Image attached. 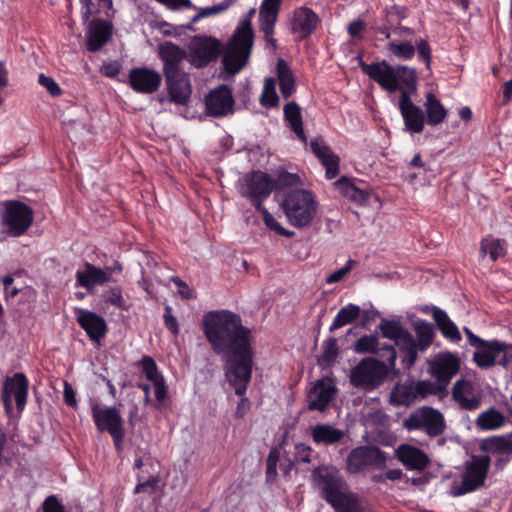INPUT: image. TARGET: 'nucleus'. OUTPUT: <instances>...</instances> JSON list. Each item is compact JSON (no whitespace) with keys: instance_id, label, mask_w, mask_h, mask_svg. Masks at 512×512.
Here are the masks:
<instances>
[{"instance_id":"680f3d73","label":"nucleus","mask_w":512,"mask_h":512,"mask_svg":"<svg viewBox=\"0 0 512 512\" xmlns=\"http://www.w3.org/2000/svg\"><path fill=\"white\" fill-rule=\"evenodd\" d=\"M38 83L41 86L45 87L49 94L53 97H57L62 94V89L60 88L58 83H56V81L53 78L46 76L43 73L39 75Z\"/></svg>"},{"instance_id":"ddd939ff","label":"nucleus","mask_w":512,"mask_h":512,"mask_svg":"<svg viewBox=\"0 0 512 512\" xmlns=\"http://www.w3.org/2000/svg\"><path fill=\"white\" fill-rule=\"evenodd\" d=\"M386 453L377 446L362 445L350 451L346 459V469L350 474H358L365 468H384Z\"/></svg>"},{"instance_id":"5701e85b","label":"nucleus","mask_w":512,"mask_h":512,"mask_svg":"<svg viewBox=\"0 0 512 512\" xmlns=\"http://www.w3.org/2000/svg\"><path fill=\"white\" fill-rule=\"evenodd\" d=\"M282 0H263L259 8V26L265 41L276 48V39L273 37L275 24L281 9Z\"/></svg>"},{"instance_id":"13d9d810","label":"nucleus","mask_w":512,"mask_h":512,"mask_svg":"<svg viewBox=\"0 0 512 512\" xmlns=\"http://www.w3.org/2000/svg\"><path fill=\"white\" fill-rule=\"evenodd\" d=\"M417 53L419 60L423 61L427 69H430L432 61V50L427 40L421 39L416 44Z\"/></svg>"},{"instance_id":"2eb2a0df","label":"nucleus","mask_w":512,"mask_h":512,"mask_svg":"<svg viewBox=\"0 0 512 512\" xmlns=\"http://www.w3.org/2000/svg\"><path fill=\"white\" fill-rule=\"evenodd\" d=\"M223 52V43L212 36H196L190 46L189 62L195 68H204L216 61Z\"/></svg>"},{"instance_id":"3c124183","label":"nucleus","mask_w":512,"mask_h":512,"mask_svg":"<svg viewBox=\"0 0 512 512\" xmlns=\"http://www.w3.org/2000/svg\"><path fill=\"white\" fill-rule=\"evenodd\" d=\"M379 345L380 343L376 335H364L356 341L354 351L358 354H375L378 353Z\"/></svg>"},{"instance_id":"4c0bfd02","label":"nucleus","mask_w":512,"mask_h":512,"mask_svg":"<svg viewBox=\"0 0 512 512\" xmlns=\"http://www.w3.org/2000/svg\"><path fill=\"white\" fill-rule=\"evenodd\" d=\"M276 71L281 95L284 99H288L296 90L294 75L287 62L281 58L277 61Z\"/></svg>"},{"instance_id":"f704fd0d","label":"nucleus","mask_w":512,"mask_h":512,"mask_svg":"<svg viewBox=\"0 0 512 512\" xmlns=\"http://www.w3.org/2000/svg\"><path fill=\"white\" fill-rule=\"evenodd\" d=\"M334 186L344 197L357 204H366L370 198L368 191L357 187L346 176H342L336 180Z\"/></svg>"},{"instance_id":"9b49d317","label":"nucleus","mask_w":512,"mask_h":512,"mask_svg":"<svg viewBox=\"0 0 512 512\" xmlns=\"http://www.w3.org/2000/svg\"><path fill=\"white\" fill-rule=\"evenodd\" d=\"M490 466L491 458L489 455H472L470 460L465 463L461 485L454 495H464L483 487Z\"/></svg>"},{"instance_id":"b1692460","label":"nucleus","mask_w":512,"mask_h":512,"mask_svg":"<svg viewBox=\"0 0 512 512\" xmlns=\"http://www.w3.org/2000/svg\"><path fill=\"white\" fill-rule=\"evenodd\" d=\"M75 314L78 324L86 332L89 339L95 343H100L108 331L105 319L97 313L83 308L77 309Z\"/></svg>"},{"instance_id":"aec40b11","label":"nucleus","mask_w":512,"mask_h":512,"mask_svg":"<svg viewBox=\"0 0 512 512\" xmlns=\"http://www.w3.org/2000/svg\"><path fill=\"white\" fill-rule=\"evenodd\" d=\"M207 114L214 117L226 116L233 112L232 90L225 84L210 91L205 97Z\"/></svg>"},{"instance_id":"f03ea898","label":"nucleus","mask_w":512,"mask_h":512,"mask_svg":"<svg viewBox=\"0 0 512 512\" xmlns=\"http://www.w3.org/2000/svg\"><path fill=\"white\" fill-rule=\"evenodd\" d=\"M319 496L336 512H363L357 493L351 491L340 471L332 465H320L311 474Z\"/></svg>"},{"instance_id":"58836bf2","label":"nucleus","mask_w":512,"mask_h":512,"mask_svg":"<svg viewBox=\"0 0 512 512\" xmlns=\"http://www.w3.org/2000/svg\"><path fill=\"white\" fill-rule=\"evenodd\" d=\"M396 346L399 348L403 367L411 369L418 358V351H420L412 334L410 333L405 339L397 342Z\"/></svg>"},{"instance_id":"a19ab883","label":"nucleus","mask_w":512,"mask_h":512,"mask_svg":"<svg viewBox=\"0 0 512 512\" xmlns=\"http://www.w3.org/2000/svg\"><path fill=\"white\" fill-rule=\"evenodd\" d=\"M360 314L361 308L356 304L349 303L338 311L330 326V331H335L345 325L355 322L359 318Z\"/></svg>"},{"instance_id":"a18cd8bd","label":"nucleus","mask_w":512,"mask_h":512,"mask_svg":"<svg viewBox=\"0 0 512 512\" xmlns=\"http://www.w3.org/2000/svg\"><path fill=\"white\" fill-rule=\"evenodd\" d=\"M260 104L265 108H274L279 104V97L276 93V82L272 77H268L264 81Z\"/></svg>"},{"instance_id":"a211bd4d","label":"nucleus","mask_w":512,"mask_h":512,"mask_svg":"<svg viewBox=\"0 0 512 512\" xmlns=\"http://www.w3.org/2000/svg\"><path fill=\"white\" fill-rule=\"evenodd\" d=\"M128 82L131 89L140 94H153L162 84V75L149 67H135L129 71Z\"/></svg>"},{"instance_id":"e433bc0d","label":"nucleus","mask_w":512,"mask_h":512,"mask_svg":"<svg viewBox=\"0 0 512 512\" xmlns=\"http://www.w3.org/2000/svg\"><path fill=\"white\" fill-rule=\"evenodd\" d=\"M506 423L505 415L495 407H490L481 412L476 420L475 425L482 431L498 430Z\"/></svg>"},{"instance_id":"69168bd1","label":"nucleus","mask_w":512,"mask_h":512,"mask_svg":"<svg viewBox=\"0 0 512 512\" xmlns=\"http://www.w3.org/2000/svg\"><path fill=\"white\" fill-rule=\"evenodd\" d=\"M43 512H66L63 504L55 495L48 496L43 503Z\"/></svg>"},{"instance_id":"7c9ffc66","label":"nucleus","mask_w":512,"mask_h":512,"mask_svg":"<svg viewBox=\"0 0 512 512\" xmlns=\"http://www.w3.org/2000/svg\"><path fill=\"white\" fill-rule=\"evenodd\" d=\"M422 312L425 314H431L437 328L440 330L444 338L454 343H458L462 339L457 325L450 319L444 310L431 305L422 308Z\"/></svg>"},{"instance_id":"cd10ccee","label":"nucleus","mask_w":512,"mask_h":512,"mask_svg":"<svg viewBox=\"0 0 512 512\" xmlns=\"http://www.w3.org/2000/svg\"><path fill=\"white\" fill-rule=\"evenodd\" d=\"M398 460L409 470L423 471L430 465V459L422 449L402 444L396 450Z\"/></svg>"},{"instance_id":"9d476101","label":"nucleus","mask_w":512,"mask_h":512,"mask_svg":"<svg viewBox=\"0 0 512 512\" xmlns=\"http://www.w3.org/2000/svg\"><path fill=\"white\" fill-rule=\"evenodd\" d=\"M275 190L274 179L266 172L257 170L243 177L240 195L249 200L255 209H260L263 202Z\"/></svg>"},{"instance_id":"338daca9","label":"nucleus","mask_w":512,"mask_h":512,"mask_svg":"<svg viewBox=\"0 0 512 512\" xmlns=\"http://www.w3.org/2000/svg\"><path fill=\"white\" fill-rule=\"evenodd\" d=\"M171 280L178 287V293L182 298L187 300L195 298L193 289H191L182 279L174 276Z\"/></svg>"},{"instance_id":"0eeeda50","label":"nucleus","mask_w":512,"mask_h":512,"mask_svg":"<svg viewBox=\"0 0 512 512\" xmlns=\"http://www.w3.org/2000/svg\"><path fill=\"white\" fill-rule=\"evenodd\" d=\"M1 213V224L13 237L24 235L33 223V209L19 200H8Z\"/></svg>"},{"instance_id":"37998d69","label":"nucleus","mask_w":512,"mask_h":512,"mask_svg":"<svg viewBox=\"0 0 512 512\" xmlns=\"http://www.w3.org/2000/svg\"><path fill=\"white\" fill-rule=\"evenodd\" d=\"M413 378L406 379L403 383L397 384L392 391V399L399 405H409L415 402Z\"/></svg>"},{"instance_id":"c756f323","label":"nucleus","mask_w":512,"mask_h":512,"mask_svg":"<svg viewBox=\"0 0 512 512\" xmlns=\"http://www.w3.org/2000/svg\"><path fill=\"white\" fill-rule=\"evenodd\" d=\"M75 278L76 286L83 287L88 292H91L96 286H102L110 282L109 272L89 262L84 264V270L76 272Z\"/></svg>"},{"instance_id":"603ef678","label":"nucleus","mask_w":512,"mask_h":512,"mask_svg":"<svg viewBox=\"0 0 512 512\" xmlns=\"http://www.w3.org/2000/svg\"><path fill=\"white\" fill-rule=\"evenodd\" d=\"M138 366L141 367L142 372L145 374V377L150 382H155L158 379L163 378L162 375L158 373V368L155 360L150 356H143V358L138 361Z\"/></svg>"},{"instance_id":"c03bdc74","label":"nucleus","mask_w":512,"mask_h":512,"mask_svg":"<svg viewBox=\"0 0 512 512\" xmlns=\"http://www.w3.org/2000/svg\"><path fill=\"white\" fill-rule=\"evenodd\" d=\"M416 332V345L421 352H425L431 345L434 339V331L432 325L427 322H420L415 325Z\"/></svg>"},{"instance_id":"052dcab7","label":"nucleus","mask_w":512,"mask_h":512,"mask_svg":"<svg viewBox=\"0 0 512 512\" xmlns=\"http://www.w3.org/2000/svg\"><path fill=\"white\" fill-rule=\"evenodd\" d=\"M355 264L356 262L354 260L349 259L344 267L334 271L327 277L326 283L335 284L340 282L353 269Z\"/></svg>"},{"instance_id":"39448f33","label":"nucleus","mask_w":512,"mask_h":512,"mask_svg":"<svg viewBox=\"0 0 512 512\" xmlns=\"http://www.w3.org/2000/svg\"><path fill=\"white\" fill-rule=\"evenodd\" d=\"M281 207L289 223L296 228L310 225L317 213V202L314 195L305 189H295L284 193Z\"/></svg>"},{"instance_id":"f257e3e1","label":"nucleus","mask_w":512,"mask_h":512,"mask_svg":"<svg viewBox=\"0 0 512 512\" xmlns=\"http://www.w3.org/2000/svg\"><path fill=\"white\" fill-rule=\"evenodd\" d=\"M202 330L212 351L221 358L227 382L241 399L235 415L242 418L250 409L244 397L252 378L254 364L253 336L239 314L227 309L212 310L203 316Z\"/></svg>"},{"instance_id":"e2e57ef3","label":"nucleus","mask_w":512,"mask_h":512,"mask_svg":"<svg viewBox=\"0 0 512 512\" xmlns=\"http://www.w3.org/2000/svg\"><path fill=\"white\" fill-rule=\"evenodd\" d=\"M381 358H384L389 363V366L393 368L397 359V352L395 348L390 344H385L383 346H378V353H375Z\"/></svg>"},{"instance_id":"f8f14e48","label":"nucleus","mask_w":512,"mask_h":512,"mask_svg":"<svg viewBox=\"0 0 512 512\" xmlns=\"http://www.w3.org/2000/svg\"><path fill=\"white\" fill-rule=\"evenodd\" d=\"M404 426L412 430H422L430 437L441 435L446 428L443 414L430 406H423L412 413L404 423Z\"/></svg>"},{"instance_id":"4468645a","label":"nucleus","mask_w":512,"mask_h":512,"mask_svg":"<svg viewBox=\"0 0 512 512\" xmlns=\"http://www.w3.org/2000/svg\"><path fill=\"white\" fill-rule=\"evenodd\" d=\"M28 388L29 382L23 373H15L4 380L1 398L7 415L10 416L13 412L12 397L15 398L19 414L23 412L27 402Z\"/></svg>"},{"instance_id":"864d4df0","label":"nucleus","mask_w":512,"mask_h":512,"mask_svg":"<svg viewBox=\"0 0 512 512\" xmlns=\"http://www.w3.org/2000/svg\"><path fill=\"white\" fill-rule=\"evenodd\" d=\"M301 183L298 174L290 173L282 170L279 172L277 179H274L275 190H280L288 187H296Z\"/></svg>"},{"instance_id":"1a4fd4ad","label":"nucleus","mask_w":512,"mask_h":512,"mask_svg":"<svg viewBox=\"0 0 512 512\" xmlns=\"http://www.w3.org/2000/svg\"><path fill=\"white\" fill-rule=\"evenodd\" d=\"M463 332L467 338L468 344L475 348L473 361L481 369L495 366L501 352H506V350L512 348V345L497 339L484 340L475 335L468 327H464Z\"/></svg>"},{"instance_id":"c9c22d12","label":"nucleus","mask_w":512,"mask_h":512,"mask_svg":"<svg viewBox=\"0 0 512 512\" xmlns=\"http://www.w3.org/2000/svg\"><path fill=\"white\" fill-rule=\"evenodd\" d=\"M424 107L426 123L428 125L437 126L446 119L447 110L434 93L429 92L426 94Z\"/></svg>"},{"instance_id":"c85d7f7f","label":"nucleus","mask_w":512,"mask_h":512,"mask_svg":"<svg viewBox=\"0 0 512 512\" xmlns=\"http://www.w3.org/2000/svg\"><path fill=\"white\" fill-rule=\"evenodd\" d=\"M337 392V388L324 379L318 380L310 390L308 409L311 411H325Z\"/></svg>"},{"instance_id":"423d86ee","label":"nucleus","mask_w":512,"mask_h":512,"mask_svg":"<svg viewBox=\"0 0 512 512\" xmlns=\"http://www.w3.org/2000/svg\"><path fill=\"white\" fill-rule=\"evenodd\" d=\"M388 376V366L373 357L362 359L350 371V384L371 391L378 388Z\"/></svg>"},{"instance_id":"2f4dec72","label":"nucleus","mask_w":512,"mask_h":512,"mask_svg":"<svg viewBox=\"0 0 512 512\" xmlns=\"http://www.w3.org/2000/svg\"><path fill=\"white\" fill-rule=\"evenodd\" d=\"M479 450L494 456L512 454V431L505 435H491L479 443Z\"/></svg>"},{"instance_id":"49530a36","label":"nucleus","mask_w":512,"mask_h":512,"mask_svg":"<svg viewBox=\"0 0 512 512\" xmlns=\"http://www.w3.org/2000/svg\"><path fill=\"white\" fill-rule=\"evenodd\" d=\"M412 385L414 386L415 401L424 399L430 395H438L443 392V387L437 385L429 380H414Z\"/></svg>"},{"instance_id":"a878e982","label":"nucleus","mask_w":512,"mask_h":512,"mask_svg":"<svg viewBox=\"0 0 512 512\" xmlns=\"http://www.w3.org/2000/svg\"><path fill=\"white\" fill-rule=\"evenodd\" d=\"M310 148L325 168V177L328 180L334 179L340 172V157L324 143L322 138L311 140Z\"/></svg>"},{"instance_id":"7ed1b4c3","label":"nucleus","mask_w":512,"mask_h":512,"mask_svg":"<svg viewBox=\"0 0 512 512\" xmlns=\"http://www.w3.org/2000/svg\"><path fill=\"white\" fill-rule=\"evenodd\" d=\"M361 71L383 90L395 93L399 90L414 92L417 88V71L406 65L392 66L386 60L366 63L359 61Z\"/></svg>"},{"instance_id":"79ce46f5","label":"nucleus","mask_w":512,"mask_h":512,"mask_svg":"<svg viewBox=\"0 0 512 512\" xmlns=\"http://www.w3.org/2000/svg\"><path fill=\"white\" fill-rule=\"evenodd\" d=\"M382 336L397 342L405 339L410 332L402 327L400 322L394 320L383 319L379 325Z\"/></svg>"},{"instance_id":"ea45409f","label":"nucleus","mask_w":512,"mask_h":512,"mask_svg":"<svg viewBox=\"0 0 512 512\" xmlns=\"http://www.w3.org/2000/svg\"><path fill=\"white\" fill-rule=\"evenodd\" d=\"M482 257L489 255L492 261L498 260L506 254V242L503 239L494 238L491 235L484 237L480 243Z\"/></svg>"},{"instance_id":"6e6d98bb","label":"nucleus","mask_w":512,"mask_h":512,"mask_svg":"<svg viewBox=\"0 0 512 512\" xmlns=\"http://www.w3.org/2000/svg\"><path fill=\"white\" fill-rule=\"evenodd\" d=\"M280 453L276 448H272L266 459V481L274 482L277 476V463Z\"/></svg>"},{"instance_id":"5fc2aeb1","label":"nucleus","mask_w":512,"mask_h":512,"mask_svg":"<svg viewBox=\"0 0 512 512\" xmlns=\"http://www.w3.org/2000/svg\"><path fill=\"white\" fill-rule=\"evenodd\" d=\"M105 302L115 306L120 310H127L128 306L122 295V288L115 286L107 290L104 294Z\"/></svg>"},{"instance_id":"774afa93","label":"nucleus","mask_w":512,"mask_h":512,"mask_svg":"<svg viewBox=\"0 0 512 512\" xmlns=\"http://www.w3.org/2000/svg\"><path fill=\"white\" fill-rule=\"evenodd\" d=\"M365 29V22L361 19L350 22L347 26V32L352 38H358Z\"/></svg>"},{"instance_id":"f3484780","label":"nucleus","mask_w":512,"mask_h":512,"mask_svg":"<svg viewBox=\"0 0 512 512\" xmlns=\"http://www.w3.org/2000/svg\"><path fill=\"white\" fill-rule=\"evenodd\" d=\"M321 24L318 14L309 7L301 6L296 8L290 20L291 33L299 41L308 39Z\"/></svg>"},{"instance_id":"72a5a7b5","label":"nucleus","mask_w":512,"mask_h":512,"mask_svg":"<svg viewBox=\"0 0 512 512\" xmlns=\"http://www.w3.org/2000/svg\"><path fill=\"white\" fill-rule=\"evenodd\" d=\"M284 120L297 138L307 144V136L303 128L301 107L294 101L288 102L283 108Z\"/></svg>"},{"instance_id":"4be33fe9","label":"nucleus","mask_w":512,"mask_h":512,"mask_svg":"<svg viewBox=\"0 0 512 512\" xmlns=\"http://www.w3.org/2000/svg\"><path fill=\"white\" fill-rule=\"evenodd\" d=\"M410 91L402 90L399 98V110L407 131L421 133L426 122L422 109L414 104L409 95Z\"/></svg>"},{"instance_id":"dca6fc26","label":"nucleus","mask_w":512,"mask_h":512,"mask_svg":"<svg viewBox=\"0 0 512 512\" xmlns=\"http://www.w3.org/2000/svg\"><path fill=\"white\" fill-rule=\"evenodd\" d=\"M428 366L429 374L436 379L435 384L441 385L444 392L451 379L460 370V359L451 352L439 353L428 362Z\"/></svg>"},{"instance_id":"de8ad7c7","label":"nucleus","mask_w":512,"mask_h":512,"mask_svg":"<svg viewBox=\"0 0 512 512\" xmlns=\"http://www.w3.org/2000/svg\"><path fill=\"white\" fill-rule=\"evenodd\" d=\"M323 352L318 359V364L320 366H330L334 362H336L339 355V348L337 345V339L329 338L325 340L322 344Z\"/></svg>"},{"instance_id":"6ab92c4d","label":"nucleus","mask_w":512,"mask_h":512,"mask_svg":"<svg viewBox=\"0 0 512 512\" xmlns=\"http://www.w3.org/2000/svg\"><path fill=\"white\" fill-rule=\"evenodd\" d=\"M170 101L186 105L192 94L190 76L184 70L163 75Z\"/></svg>"},{"instance_id":"20e7f679","label":"nucleus","mask_w":512,"mask_h":512,"mask_svg":"<svg viewBox=\"0 0 512 512\" xmlns=\"http://www.w3.org/2000/svg\"><path fill=\"white\" fill-rule=\"evenodd\" d=\"M254 44V31L249 20L234 31L226 46L223 45L222 64L228 74L239 73L248 63Z\"/></svg>"},{"instance_id":"09e8293b","label":"nucleus","mask_w":512,"mask_h":512,"mask_svg":"<svg viewBox=\"0 0 512 512\" xmlns=\"http://www.w3.org/2000/svg\"><path fill=\"white\" fill-rule=\"evenodd\" d=\"M262 214L263 222L270 230L274 231L280 236L291 238L294 236V232L281 226V224L273 217V215L264 207L255 209Z\"/></svg>"},{"instance_id":"393cba45","label":"nucleus","mask_w":512,"mask_h":512,"mask_svg":"<svg viewBox=\"0 0 512 512\" xmlns=\"http://www.w3.org/2000/svg\"><path fill=\"white\" fill-rule=\"evenodd\" d=\"M157 55L163 64V75L184 70L182 64L187 58V53L177 44L171 41L160 43Z\"/></svg>"},{"instance_id":"412c9836","label":"nucleus","mask_w":512,"mask_h":512,"mask_svg":"<svg viewBox=\"0 0 512 512\" xmlns=\"http://www.w3.org/2000/svg\"><path fill=\"white\" fill-rule=\"evenodd\" d=\"M452 399L462 410L475 411L482 403V395L474 383L467 379L457 380L452 387Z\"/></svg>"},{"instance_id":"473e14b6","label":"nucleus","mask_w":512,"mask_h":512,"mask_svg":"<svg viewBox=\"0 0 512 512\" xmlns=\"http://www.w3.org/2000/svg\"><path fill=\"white\" fill-rule=\"evenodd\" d=\"M310 435L316 445H333L342 441L345 436L343 430L327 423H319L311 427Z\"/></svg>"},{"instance_id":"bb28decb","label":"nucleus","mask_w":512,"mask_h":512,"mask_svg":"<svg viewBox=\"0 0 512 512\" xmlns=\"http://www.w3.org/2000/svg\"><path fill=\"white\" fill-rule=\"evenodd\" d=\"M113 24L108 20L93 19L89 23L86 46L90 52H97L110 40Z\"/></svg>"},{"instance_id":"6e6552de","label":"nucleus","mask_w":512,"mask_h":512,"mask_svg":"<svg viewBox=\"0 0 512 512\" xmlns=\"http://www.w3.org/2000/svg\"><path fill=\"white\" fill-rule=\"evenodd\" d=\"M92 418L100 432H108L117 451L122 450L125 429L124 421L116 407H101L97 402L91 404Z\"/></svg>"},{"instance_id":"4d7b16f0","label":"nucleus","mask_w":512,"mask_h":512,"mask_svg":"<svg viewBox=\"0 0 512 512\" xmlns=\"http://www.w3.org/2000/svg\"><path fill=\"white\" fill-rule=\"evenodd\" d=\"M234 3H235V0H223L221 3H219L217 5L202 8L200 10V12L193 17V22H196L197 20L204 18V17H208L211 15H216L221 12H224L230 6H232Z\"/></svg>"},{"instance_id":"0e129e2a","label":"nucleus","mask_w":512,"mask_h":512,"mask_svg":"<svg viewBox=\"0 0 512 512\" xmlns=\"http://www.w3.org/2000/svg\"><path fill=\"white\" fill-rule=\"evenodd\" d=\"M312 448L304 443L295 445V459L298 462L310 463L311 462Z\"/></svg>"},{"instance_id":"bf43d9fd","label":"nucleus","mask_w":512,"mask_h":512,"mask_svg":"<svg viewBox=\"0 0 512 512\" xmlns=\"http://www.w3.org/2000/svg\"><path fill=\"white\" fill-rule=\"evenodd\" d=\"M163 321L165 327L171 332L174 337L179 334V324L175 316L172 314V308L166 305L164 308Z\"/></svg>"},{"instance_id":"8fccbe9b","label":"nucleus","mask_w":512,"mask_h":512,"mask_svg":"<svg viewBox=\"0 0 512 512\" xmlns=\"http://www.w3.org/2000/svg\"><path fill=\"white\" fill-rule=\"evenodd\" d=\"M387 50L401 60H411L415 55V46L410 42H389Z\"/></svg>"}]
</instances>
